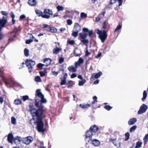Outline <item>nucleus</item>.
<instances>
[{
	"instance_id": "nucleus-3",
	"label": "nucleus",
	"mask_w": 148,
	"mask_h": 148,
	"mask_svg": "<svg viewBox=\"0 0 148 148\" xmlns=\"http://www.w3.org/2000/svg\"><path fill=\"white\" fill-rule=\"evenodd\" d=\"M97 33L99 35V37L102 42H103L106 39L107 35L105 30L103 31L97 29L96 31Z\"/></svg>"
},
{
	"instance_id": "nucleus-31",
	"label": "nucleus",
	"mask_w": 148,
	"mask_h": 148,
	"mask_svg": "<svg viewBox=\"0 0 148 148\" xmlns=\"http://www.w3.org/2000/svg\"><path fill=\"white\" fill-rule=\"evenodd\" d=\"M50 32L52 33H56L57 32V29L54 27H51Z\"/></svg>"
},
{
	"instance_id": "nucleus-30",
	"label": "nucleus",
	"mask_w": 148,
	"mask_h": 148,
	"mask_svg": "<svg viewBox=\"0 0 148 148\" xmlns=\"http://www.w3.org/2000/svg\"><path fill=\"white\" fill-rule=\"evenodd\" d=\"M35 81L36 82H41L42 80L39 76H36L35 78Z\"/></svg>"
},
{
	"instance_id": "nucleus-56",
	"label": "nucleus",
	"mask_w": 148,
	"mask_h": 148,
	"mask_svg": "<svg viewBox=\"0 0 148 148\" xmlns=\"http://www.w3.org/2000/svg\"><path fill=\"white\" fill-rule=\"evenodd\" d=\"M52 72L53 75L55 76H56L58 74L57 72L55 71H53Z\"/></svg>"
},
{
	"instance_id": "nucleus-34",
	"label": "nucleus",
	"mask_w": 148,
	"mask_h": 148,
	"mask_svg": "<svg viewBox=\"0 0 148 148\" xmlns=\"http://www.w3.org/2000/svg\"><path fill=\"white\" fill-rule=\"evenodd\" d=\"M79 32H77L76 31H74L73 32L72 35L75 37H76L77 36L78 34V33Z\"/></svg>"
},
{
	"instance_id": "nucleus-21",
	"label": "nucleus",
	"mask_w": 148,
	"mask_h": 148,
	"mask_svg": "<svg viewBox=\"0 0 148 148\" xmlns=\"http://www.w3.org/2000/svg\"><path fill=\"white\" fill-rule=\"evenodd\" d=\"M79 35L80 38L83 39H85L87 36V34L85 33H80L79 34Z\"/></svg>"
},
{
	"instance_id": "nucleus-58",
	"label": "nucleus",
	"mask_w": 148,
	"mask_h": 148,
	"mask_svg": "<svg viewBox=\"0 0 148 148\" xmlns=\"http://www.w3.org/2000/svg\"><path fill=\"white\" fill-rule=\"evenodd\" d=\"M101 55V52H99L97 55L95 57L96 58L98 59Z\"/></svg>"
},
{
	"instance_id": "nucleus-1",
	"label": "nucleus",
	"mask_w": 148,
	"mask_h": 148,
	"mask_svg": "<svg viewBox=\"0 0 148 148\" xmlns=\"http://www.w3.org/2000/svg\"><path fill=\"white\" fill-rule=\"evenodd\" d=\"M36 95L41 99V100L39 99H36L35 101V105L39 109L37 110L35 108H33L31 110V114L33 116L44 117L45 116L43 113L44 106L42 103H45L46 100L44 98V96L41 92L40 89H37L36 90Z\"/></svg>"
},
{
	"instance_id": "nucleus-46",
	"label": "nucleus",
	"mask_w": 148,
	"mask_h": 148,
	"mask_svg": "<svg viewBox=\"0 0 148 148\" xmlns=\"http://www.w3.org/2000/svg\"><path fill=\"white\" fill-rule=\"evenodd\" d=\"M101 14H99V17H97L96 18L95 20L96 22H98L100 21L101 18L99 17V16Z\"/></svg>"
},
{
	"instance_id": "nucleus-57",
	"label": "nucleus",
	"mask_w": 148,
	"mask_h": 148,
	"mask_svg": "<svg viewBox=\"0 0 148 148\" xmlns=\"http://www.w3.org/2000/svg\"><path fill=\"white\" fill-rule=\"evenodd\" d=\"M88 35L89 36H91L93 34V32L92 30L89 31L88 32Z\"/></svg>"
},
{
	"instance_id": "nucleus-6",
	"label": "nucleus",
	"mask_w": 148,
	"mask_h": 148,
	"mask_svg": "<svg viewBox=\"0 0 148 148\" xmlns=\"http://www.w3.org/2000/svg\"><path fill=\"white\" fill-rule=\"evenodd\" d=\"M110 141L112 142L114 145L117 147H119L121 145V139L120 138L112 139H110Z\"/></svg>"
},
{
	"instance_id": "nucleus-16",
	"label": "nucleus",
	"mask_w": 148,
	"mask_h": 148,
	"mask_svg": "<svg viewBox=\"0 0 148 148\" xmlns=\"http://www.w3.org/2000/svg\"><path fill=\"white\" fill-rule=\"evenodd\" d=\"M137 121L136 119L133 118L130 119L128 121V124L129 125H131L134 124Z\"/></svg>"
},
{
	"instance_id": "nucleus-25",
	"label": "nucleus",
	"mask_w": 148,
	"mask_h": 148,
	"mask_svg": "<svg viewBox=\"0 0 148 148\" xmlns=\"http://www.w3.org/2000/svg\"><path fill=\"white\" fill-rule=\"evenodd\" d=\"M35 12L36 14H38L39 16H42L43 12L39 10H36Z\"/></svg>"
},
{
	"instance_id": "nucleus-28",
	"label": "nucleus",
	"mask_w": 148,
	"mask_h": 148,
	"mask_svg": "<svg viewBox=\"0 0 148 148\" xmlns=\"http://www.w3.org/2000/svg\"><path fill=\"white\" fill-rule=\"evenodd\" d=\"M21 101L20 99H16L14 101V103L17 105L21 104Z\"/></svg>"
},
{
	"instance_id": "nucleus-18",
	"label": "nucleus",
	"mask_w": 148,
	"mask_h": 148,
	"mask_svg": "<svg viewBox=\"0 0 148 148\" xmlns=\"http://www.w3.org/2000/svg\"><path fill=\"white\" fill-rule=\"evenodd\" d=\"M68 69L69 71H70L72 72H75L76 71V69L75 67V68L72 66H70L68 68Z\"/></svg>"
},
{
	"instance_id": "nucleus-45",
	"label": "nucleus",
	"mask_w": 148,
	"mask_h": 148,
	"mask_svg": "<svg viewBox=\"0 0 148 148\" xmlns=\"http://www.w3.org/2000/svg\"><path fill=\"white\" fill-rule=\"evenodd\" d=\"M67 24L68 25H71L72 23V21L70 19H68L67 21Z\"/></svg>"
},
{
	"instance_id": "nucleus-60",
	"label": "nucleus",
	"mask_w": 148,
	"mask_h": 148,
	"mask_svg": "<svg viewBox=\"0 0 148 148\" xmlns=\"http://www.w3.org/2000/svg\"><path fill=\"white\" fill-rule=\"evenodd\" d=\"M89 31V30L88 29L86 28H84L83 29V31L84 32H88Z\"/></svg>"
},
{
	"instance_id": "nucleus-62",
	"label": "nucleus",
	"mask_w": 148,
	"mask_h": 148,
	"mask_svg": "<svg viewBox=\"0 0 148 148\" xmlns=\"http://www.w3.org/2000/svg\"><path fill=\"white\" fill-rule=\"evenodd\" d=\"M77 75L75 73H73L72 74L71 76V78H73L77 77Z\"/></svg>"
},
{
	"instance_id": "nucleus-2",
	"label": "nucleus",
	"mask_w": 148,
	"mask_h": 148,
	"mask_svg": "<svg viewBox=\"0 0 148 148\" xmlns=\"http://www.w3.org/2000/svg\"><path fill=\"white\" fill-rule=\"evenodd\" d=\"M35 120L34 118L30 120V123L31 124L37 125V128L38 132H43L45 131V129L44 128V124L41 119L42 118L41 117H38Z\"/></svg>"
},
{
	"instance_id": "nucleus-9",
	"label": "nucleus",
	"mask_w": 148,
	"mask_h": 148,
	"mask_svg": "<svg viewBox=\"0 0 148 148\" xmlns=\"http://www.w3.org/2000/svg\"><path fill=\"white\" fill-rule=\"evenodd\" d=\"M102 74L101 72H99L97 73H94L92 74L90 78L91 80H94L99 78Z\"/></svg>"
},
{
	"instance_id": "nucleus-41",
	"label": "nucleus",
	"mask_w": 148,
	"mask_h": 148,
	"mask_svg": "<svg viewBox=\"0 0 148 148\" xmlns=\"http://www.w3.org/2000/svg\"><path fill=\"white\" fill-rule=\"evenodd\" d=\"M11 122L14 125L16 124V119L14 117H11Z\"/></svg>"
},
{
	"instance_id": "nucleus-59",
	"label": "nucleus",
	"mask_w": 148,
	"mask_h": 148,
	"mask_svg": "<svg viewBox=\"0 0 148 148\" xmlns=\"http://www.w3.org/2000/svg\"><path fill=\"white\" fill-rule=\"evenodd\" d=\"M67 76H68L67 74L66 73L64 74V76H63V78H62L61 79L66 80Z\"/></svg>"
},
{
	"instance_id": "nucleus-37",
	"label": "nucleus",
	"mask_w": 148,
	"mask_h": 148,
	"mask_svg": "<svg viewBox=\"0 0 148 148\" xmlns=\"http://www.w3.org/2000/svg\"><path fill=\"white\" fill-rule=\"evenodd\" d=\"M57 8L58 11H62L64 10V7L58 5L57 7Z\"/></svg>"
},
{
	"instance_id": "nucleus-48",
	"label": "nucleus",
	"mask_w": 148,
	"mask_h": 148,
	"mask_svg": "<svg viewBox=\"0 0 148 148\" xmlns=\"http://www.w3.org/2000/svg\"><path fill=\"white\" fill-rule=\"evenodd\" d=\"M121 28V26L120 25H119L118 26H117V27L116 29L114 31V32H116V31L118 30H119Z\"/></svg>"
},
{
	"instance_id": "nucleus-26",
	"label": "nucleus",
	"mask_w": 148,
	"mask_h": 148,
	"mask_svg": "<svg viewBox=\"0 0 148 148\" xmlns=\"http://www.w3.org/2000/svg\"><path fill=\"white\" fill-rule=\"evenodd\" d=\"M147 96V93L145 90H144L143 91V97L142 99V101H143L146 98Z\"/></svg>"
},
{
	"instance_id": "nucleus-7",
	"label": "nucleus",
	"mask_w": 148,
	"mask_h": 148,
	"mask_svg": "<svg viewBox=\"0 0 148 148\" xmlns=\"http://www.w3.org/2000/svg\"><path fill=\"white\" fill-rule=\"evenodd\" d=\"M147 106L145 104H143L140 107L138 111V114H141L145 112L147 108Z\"/></svg>"
},
{
	"instance_id": "nucleus-24",
	"label": "nucleus",
	"mask_w": 148,
	"mask_h": 148,
	"mask_svg": "<svg viewBox=\"0 0 148 148\" xmlns=\"http://www.w3.org/2000/svg\"><path fill=\"white\" fill-rule=\"evenodd\" d=\"M86 82V80L85 79H84L82 80L79 81L78 83V85L80 86H82Z\"/></svg>"
},
{
	"instance_id": "nucleus-64",
	"label": "nucleus",
	"mask_w": 148,
	"mask_h": 148,
	"mask_svg": "<svg viewBox=\"0 0 148 148\" xmlns=\"http://www.w3.org/2000/svg\"><path fill=\"white\" fill-rule=\"evenodd\" d=\"M11 16L12 18H14L15 17L14 15L13 12H11L10 13Z\"/></svg>"
},
{
	"instance_id": "nucleus-35",
	"label": "nucleus",
	"mask_w": 148,
	"mask_h": 148,
	"mask_svg": "<svg viewBox=\"0 0 148 148\" xmlns=\"http://www.w3.org/2000/svg\"><path fill=\"white\" fill-rule=\"evenodd\" d=\"M87 16V15L86 14L82 12L81 14V18H86Z\"/></svg>"
},
{
	"instance_id": "nucleus-63",
	"label": "nucleus",
	"mask_w": 148,
	"mask_h": 148,
	"mask_svg": "<svg viewBox=\"0 0 148 148\" xmlns=\"http://www.w3.org/2000/svg\"><path fill=\"white\" fill-rule=\"evenodd\" d=\"M116 1V0H111L109 3L110 5H111L114 3Z\"/></svg>"
},
{
	"instance_id": "nucleus-43",
	"label": "nucleus",
	"mask_w": 148,
	"mask_h": 148,
	"mask_svg": "<svg viewBox=\"0 0 148 148\" xmlns=\"http://www.w3.org/2000/svg\"><path fill=\"white\" fill-rule=\"evenodd\" d=\"M41 16L43 18H47V19H48V18H49L50 17L49 16L47 15V14H44L43 15L42 14Z\"/></svg>"
},
{
	"instance_id": "nucleus-52",
	"label": "nucleus",
	"mask_w": 148,
	"mask_h": 148,
	"mask_svg": "<svg viewBox=\"0 0 148 148\" xmlns=\"http://www.w3.org/2000/svg\"><path fill=\"white\" fill-rule=\"evenodd\" d=\"M40 74L41 77H43L45 75V73L44 72H40Z\"/></svg>"
},
{
	"instance_id": "nucleus-40",
	"label": "nucleus",
	"mask_w": 148,
	"mask_h": 148,
	"mask_svg": "<svg viewBox=\"0 0 148 148\" xmlns=\"http://www.w3.org/2000/svg\"><path fill=\"white\" fill-rule=\"evenodd\" d=\"M21 140H22L21 138L20 137H19V136H17L16 137H15L14 138V140H17L19 142L21 141Z\"/></svg>"
},
{
	"instance_id": "nucleus-15",
	"label": "nucleus",
	"mask_w": 148,
	"mask_h": 148,
	"mask_svg": "<svg viewBox=\"0 0 148 148\" xmlns=\"http://www.w3.org/2000/svg\"><path fill=\"white\" fill-rule=\"evenodd\" d=\"M14 138L13 137V134L12 133L8 134V141L10 143H12L13 140H14Z\"/></svg>"
},
{
	"instance_id": "nucleus-55",
	"label": "nucleus",
	"mask_w": 148,
	"mask_h": 148,
	"mask_svg": "<svg viewBox=\"0 0 148 148\" xmlns=\"http://www.w3.org/2000/svg\"><path fill=\"white\" fill-rule=\"evenodd\" d=\"M68 43L70 45H73L75 43V41L73 40H69L68 41Z\"/></svg>"
},
{
	"instance_id": "nucleus-8",
	"label": "nucleus",
	"mask_w": 148,
	"mask_h": 148,
	"mask_svg": "<svg viewBox=\"0 0 148 148\" xmlns=\"http://www.w3.org/2000/svg\"><path fill=\"white\" fill-rule=\"evenodd\" d=\"M33 140V138L32 137L29 136L23 138V142L24 144L26 145H28L31 143Z\"/></svg>"
},
{
	"instance_id": "nucleus-51",
	"label": "nucleus",
	"mask_w": 148,
	"mask_h": 148,
	"mask_svg": "<svg viewBox=\"0 0 148 148\" xmlns=\"http://www.w3.org/2000/svg\"><path fill=\"white\" fill-rule=\"evenodd\" d=\"M1 13L3 15H4L5 16H7L8 15V13L4 11H1Z\"/></svg>"
},
{
	"instance_id": "nucleus-36",
	"label": "nucleus",
	"mask_w": 148,
	"mask_h": 148,
	"mask_svg": "<svg viewBox=\"0 0 148 148\" xmlns=\"http://www.w3.org/2000/svg\"><path fill=\"white\" fill-rule=\"evenodd\" d=\"M125 141H127L128 140L130 137V134L128 132H127L125 134Z\"/></svg>"
},
{
	"instance_id": "nucleus-38",
	"label": "nucleus",
	"mask_w": 148,
	"mask_h": 148,
	"mask_svg": "<svg viewBox=\"0 0 148 148\" xmlns=\"http://www.w3.org/2000/svg\"><path fill=\"white\" fill-rule=\"evenodd\" d=\"M61 82L60 83V85H64L66 84V81L65 79H61Z\"/></svg>"
},
{
	"instance_id": "nucleus-5",
	"label": "nucleus",
	"mask_w": 148,
	"mask_h": 148,
	"mask_svg": "<svg viewBox=\"0 0 148 148\" xmlns=\"http://www.w3.org/2000/svg\"><path fill=\"white\" fill-rule=\"evenodd\" d=\"M25 64L29 69V72L31 73L32 71V69L33 66L35 64V62L31 60H27L25 62Z\"/></svg>"
},
{
	"instance_id": "nucleus-14",
	"label": "nucleus",
	"mask_w": 148,
	"mask_h": 148,
	"mask_svg": "<svg viewBox=\"0 0 148 148\" xmlns=\"http://www.w3.org/2000/svg\"><path fill=\"white\" fill-rule=\"evenodd\" d=\"M62 50L61 48L58 47H56L53 48V53L54 54H57L59 52Z\"/></svg>"
},
{
	"instance_id": "nucleus-54",
	"label": "nucleus",
	"mask_w": 148,
	"mask_h": 148,
	"mask_svg": "<svg viewBox=\"0 0 148 148\" xmlns=\"http://www.w3.org/2000/svg\"><path fill=\"white\" fill-rule=\"evenodd\" d=\"M45 66L44 64H42L41 63H39L37 65V67L38 68H41Z\"/></svg>"
},
{
	"instance_id": "nucleus-13",
	"label": "nucleus",
	"mask_w": 148,
	"mask_h": 148,
	"mask_svg": "<svg viewBox=\"0 0 148 148\" xmlns=\"http://www.w3.org/2000/svg\"><path fill=\"white\" fill-rule=\"evenodd\" d=\"M98 128L95 125H94L91 126L90 128V130L92 132H96L98 130Z\"/></svg>"
},
{
	"instance_id": "nucleus-12",
	"label": "nucleus",
	"mask_w": 148,
	"mask_h": 148,
	"mask_svg": "<svg viewBox=\"0 0 148 148\" xmlns=\"http://www.w3.org/2000/svg\"><path fill=\"white\" fill-rule=\"evenodd\" d=\"M92 144L95 146L98 147L100 145V141L97 139H94L92 140Z\"/></svg>"
},
{
	"instance_id": "nucleus-4",
	"label": "nucleus",
	"mask_w": 148,
	"mask_h": 148,
	"mask_svg": "<svg viewBox=\"0 0 148 148\" xmlns=\"http://www.w3.org/2000/svg\"><path fill=\"white\" fill-rule=\"evenodd\" d=\"M92 132L90 130H88L86 132L84 140L87 144H88L90 140H92Z\"/></svg>"
},
{
	"instance_id": "nucleus-27",
	"label": "nucleus",
	"mask_w": 148,
	"mask_h": 148,
	"mask_svg": "<svg viewBox=\"0 0 148 148\" xmlns=\"http://www.w3.org/2000/svg\"><path fill=\"white\" fill-rule=\"evenodd\" d=\"M43 27L46 30L48 31H50L51 27H49V25L44 24L43 25Z\"/></svg>"
},
{
	"instance_id": "nucleus-53",
	"label": "nucleus",
	"mask_w": 148,
	"mask_h": 148,
	"mask_svg": "<svg viewBox=\"0 0 148 148\" xmlns=\"http://www.w3.org/2000/svg\"><path fill=\"white\" fill-rule=\"evenodd\" d=\"M91 53V52H89L88 51V50H87L86 52V55L85 56H88L90 55Z\"/></svg>"
},
{
	"instance_id": "nucleus-33",
	"label": "nucleus",
	"mask_w": 148,
	"mask_h": 148,
	"mask_svg": "<svg viewBox=\"0 0 148 148\" xmlns=\"http://www.w3.org/2000/svg\"><path fill=\"white\" fill-rule=\"evenodd\" d=\"M137 126L135 125L132 127L130 129V132H132L134 131L136 129Z\"/></svg>"
},
{
	"instance_id": "nucleus-23",
	"label": "nucleus",
	"mask_w": 148,
	"mask_h": 148,
	"mask_svg": "<svg viewBox=\"0 0 148 148\" xmlns=\"http://www.w3.org/2000/svg\"><path fill=\"white\" fill-rule=\"evenodd\" d=\"M109 27V25L108 23L105 21L104 22L103 26V28L106 29H108Z\"/></svg>"
},
{
	"instance_id": "nucleus-29",
	"label": "nucleus",
	"mask_w": 148,
	"mask_h": 148,
	"mask_svg": "<svg viewBox=\"0 0 148 148\" xmlns=\"http://www.w3.org/2000/svg\"><path fill=\"white\" fill-rule=\"evenodd\" d=\"M24 53L25 55L27 57L29 55V50L26 49L25 48L24 50Z\"/></svg>"
},
{
	"instance_id": "nucleus-17",
	"label": "nucleus",
	"mask_w": 148,
	"mask_h": 148,
	"mask_svg": "<svg viewBox=\"0 0 148 148\" xmlns=\"http://www.w3.org/2000/svg\"><path fill=\"white\" fill-rule=\"evenodd\" d=\"M51 62V60L49 58H46L44 60V63L45 64H44L45 65V66H47L49 65Z\"/></svg>"
},
{
	"instance_id": "nucleus-10",
	"label": "nucleus",
	"mask_w": 148,
	"mask_h": 148,
	"mask_svg": "<svg viewBox=\"0 0 148 148\" xmlns=\"http://www.w3.org/2000/svg\"><path fill=\"white\" fill-rule=\"evenodd\" d=\"M81 30V27L78 23H75L73 28V31L77 32H79Z\"/></svg>"
},
{
	"instance_id": "nucleus-22",
	"label": "nucleus",
	"mask_w": 148,
	"mask_h": 148,
	"mask_svg": "<svg viewBox=\"0 0 148 148\" xmlns=\"http://www.w3.org/2000/svg\"><path fill=\"white\" fill-rule=\"evenodd\" d=\"M28 3L31 6H34L36 4V3L35 0H29Z\"/></svg>"
},
{
	"instance_id": "nucleus-47",
	"label": "nucleus",
	"mask_w": 148,
	"mask_h": 148,
	"mask_svg": "<svg viewBox=\"0 0 148 148\" xmlns=\"http://www.w3.org/2000/svg\"><path fill=\"white\" fill-rule=\"evenodd\" d=\"M33 40L32 39H29L26 40L25 42L26 44H29L32 42L33 41Z\"/></svg>"
},
{
	"instance_id": "nucleus-49",
	"label": "nucleus",
	"mask_w": 148,
	"mask_h": 148,
	"mask_svg": "<svg viewBox=\"0 0 148 148\" xmlns=\"http://www.w3.org/2000/svg\"><path fill=\"white\" fill-rule=\"evenodd\" d=\"M26 16L24 14H22L20 16V20H22V19H24L25 18Z\"/></svg>"
},
{
	"instance_id": "nucleus-61",
	"label": "nucleus",
	"mask_w": 148,
	"mask_h": 148,
	"mask_svg": "<svg viewBox=\"0 0 148 148\" xmlns=\"http://www.w3.org/2000/svg\"><path fill=\"white\" fill-rule=\"evenodd\" d=\"M119 2V6H121L122 5V0H117Z\"/></svg>"
},
{
	"instance_id": "nucleus-44",
	"label": "nucleus",
	"mask_w": 148,
	"mask_h": 148,
	"mask_svg": "<svg viewBox=\"0 0 148 148\" xmlns=\"http://www.w3.org/2000/svg\"><path fill=\"white\" fill-rule=\"evenodd\" d=\"M105 108L108 110H109L111 109L112 107L109 106H105Z\"/></svg>"
},
{
	"instance_id": "nucleus-42",
	"label": "nucleus",
	"mask_w": 148,
	"mask_h": 148,
	"mask_svg": "<svg viewBox=\"0 0 148 148\" xmlns=\"http://www.w3.org/2000/svg\"><path fill=\"white\" fill-rule=\"evenodd\" d=\"M64 59L63 57H60L59 60V62L60 64H61L64 62Z\"/></svg>"
},
{
	"instance_id": "nucleus-11",
	"label": "nucleus",
	"mask_w": 148,
	"mask_h": 148,
	"mask_svg": "<svg viewBox=\"0 0 148 148\" xmlns=\"http://www.w3.org/2000/svg\"><path fill=\"white\" fill-rule=\"evenodd\" d=\"M84 62V60L81 58H79L77 62H75V67L76 69H77V67L79 66L81 64L83 63Z\"/></svg>"
},
{
	"instance_id": "nucleus-19",
	"label": "nucleus",
	"mask_w": 148,
	"mask_h": 148,
	"mask_svg": "<svg viewBox=\"0 0 148 148\" xmlns=\"http://www.w3.org/2000/svg\"><path fill=\"white\" fill-rule=\"evenodd\" d=\"M44 13L45 14H47L49 15H52L53 14L52 11L51 10L48 9H45L44 11Z\"/></svg>"
},
{
	"instance_id": "nucleus-39",
	"label": "nucleus",
	"mask_w": 148,
	"mask_h": 148,
	"mask_svg": "<svg viewBox=\"0 0 148 148\" xmlns=\"http://www.w3.org/2000/svg\"><path fill=\"white\" fill-rule=\"evenodd\" d=\"M81 41L82 42L84 45L88 44L89 43L88 40V39H84L81 40Z\"/></svg>"
},
{
	"instance_id": "nucleus-32",
	"label": "nucleus",
	"mask_w": 148,
	"mask_h": 148,
	"mask_svg": "<svg viewBox=\"0 0 148 148\" xmlns=\"http://www.w3.org/2000/svg\"><path fill=\"white\" fill-rule=\"evenodd\" d=\"M142 144V143L141 142L139 141L138 142L136 143L135 148H139L141 147Z\"/></svg>"
},
{
	"instance_id": "nucleus-20",
	"label": "nucleus",
	"mask_w": 148,
	"mask_h": 148,
	"mask_svg": "<svg viewBox=\"0 0 148 148\" xmlns=\"http://www.w3.org/2000/svg\"><path fill=\"white\" fill-rule=\"evenodd\" d=\"M79 106L84 109L87 108L90 106V105L87 104H80L79 105Z\"/></svg>"
},
{
	"instance_id": "nucleus-50",
	"label": "nucleus",
	"mask_w": 148,
	"mask_h": 148,
	"mask_svg": "<svg viewBox=\"0 0 148 148\" xmlns=\"http://www.w3.org/2000/svg\"><path fill=\"white\" fill-rule=\"evenodd\" d=\"M29 97L27 96H25L22 97V98L23 100L24 101H25L28 99Z\"/></svg>"
}]
</instances>
